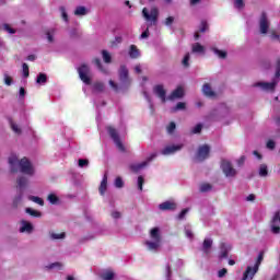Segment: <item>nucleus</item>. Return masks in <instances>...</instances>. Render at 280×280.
<instances>
[{"label":"nucleus","instance_id":"obj_38","mask_svg":"<svg viewBox=\"0 0 280 280\" xmlns=\"http://www.w3.org/2000/svg\"><path fill=\"white\" fill-rule=\"evenodd\" d=\"M9 121H10V126H11L13 132H15V135H21V128H19V125H16V122L12 121V119H10Z\"/></svg>","mask_w":280,"mask_h":280},{"label":"nucleus","instance_id":"obj_3","mask_svg":"<svg viewBox=\"0 0 280 280\" xmlns=\"http://www.w3.org/2000/svg\"><path fill=\"white\" fill-rule=\"evenodd\" d=\"M151 241H145V246L151 253H156L161 248V229L153 228L150 231Z\"/></svg>","mask_w":280,"mask_h":280},{"label":"nucleus","instance_id":"obj_15","mask_svg":"<svg viewBox=\"0 0 280 280\" xmlns=\"http://www.w3.org/2000/svg\"><path fill=\"white\" fill-rule=\"evenodd\" d=\"M271 232L276 235L280 233V213L276 212L271 220Z\"/></svg>","mask_w":280,"mask_h":280},{"label":"nucleus","instance_id":"obj_63","mask_svg":"<svg viewBox=\"0 0 280 280\" xmlns=\"http://www.w3.org/2000/svg\"><path fill=\"white\" fill-rule=\"evenodd\" d=\"M247 202H253V200H255V195H249L246 198Z\"/></svg>","mask_w":280,"mask_h":280},{"label":"nucleus","instance_id":"obj_42","mask_svg":"<svg viewBox=\"0 0 280 280\" xmlns=\"http://www.w3.org/2000/svg\"><path fill=\"white\" fill-rule=\"evenodd\" d=\"M22 72L24 78H30V66L27 63L22 65Z\"/></svg>","mask_w":280,"mask_h":280},{"label":"nucleus","instance_id":"obj_17","mask_svg":"<svg viewBox=\"0 0 280 280\" xmlns=\"http://www.w3.org/2000/svg\"><path fill=\"white\" fill-rule=\"evenodd\" d=\"M177 205L174 200L164 201L159 205L160 211H176Z\"/></svg>","mask_w":280,"mask_h":280},{"label":"nucleus","instance_id":"obj_1","mask_svg":"<svg viewBox=\"0 0 280 280\" xmlns=\"http://www.w3.org/2000/svg\"><path fill=\"white\" fill-rule=\"evenodd\" d=\"M9 165L11 172H22V174H26L27 176L34 175V166L32 165V162L27 160V158H23L21 161H19V158L16 154L12 153L9 156Z\"/></svg>","mask_w":280,"mask_h":280},{"label":"nucleus","instance_id":"obj_30","mask_svg":"<svg viewBox=\"0 0 280 280\" xmlns=\"http://www.w3.org/2000/svg\"><path fill=\"white\" fill-rule=\"evenodd\" d=\"M26 213H28V215H32L33 218H40L43 215L40 211L34 210L32 208H26Z\"/></svg>","mask_w":280,"mask_h":280},{"label":"nucleus","instance_id":"obj_55","mask_svg":"<svg viewBox=\"0 0 280 280\" xmlns=\"http://www.w3.org/2000/svg\"><path fill=\"white\" fill-rule=\"evenodd\" d=\"M187 213H189V208L182 210V212L178 215V220H184L185 215H187Z\"/></svg>","mask_w":280,"mask_h":280},{"label":"nucleus","instance_id":"obj_23","mask_svg":"<svg viewBox=\"0 0 280 280\" xmlns=\"http://www.w3.org/2000/svg\"><path fill=\"white\" fill-rule=\"evenodd\" d=\"M211 246H213V241L211 238H205L202 250L206 253V255H209V250L211 249Z\"/></svg>","mask_w":280,"mask_h":280},{"label":"nucleus","instance_id":"obj_28","mask_svg":"<svg viewBox=\"0 0 280 280\" xmlns=\"http://www.w3.org/2000/svg\"><path fill=\"white\" fill-rule=\"evenodd\" d=\"M129 56L130 58H139L140 54H139V49H137V46L135 45L130 46Z\"/></svg>","mask_w":280,"mask_h":280},{"label":"nucleus","instance_id":"obj_54","mask_svg":"<svg viewBox=\"0 0 280 280\" xmlns=\"http://www.w3.org/2000/svg\"><path fill=\"white\" fill-rule=\"evenodd\" d=\"M3 30L8 32L9 34H16V31L12 27H10L8 24L3 25Z\"/></svg>","mask_w":280,"mask_h":280},{"label":"nucleus","instance_id":"obj_16","mask_svg":"<svg viewBox=\"0 0 280 280\" xmlns=\"http://www.w3.org/2000/svg\"><path fill=\"white\" fill-rule=\"evenodd\" d=\"M182 97H185V89L179 85L171 93L167 100L174 102V100H180Z\"/></svg>","mask_w":280,"mask_h":280},{"label":"nucleus","instance_id":"obj_24","mask_svg":"<svg viewBox=\"0 0 280 280\" xmlns=\"http://www.w3.org/2000/svg\"><path fill=\"white\" fill-rule=\"evenodd\" d=\"M101 278L103 280H113V279H115V272H113V270H110V269L104 270L101 273Z\"/></svg>","mask_w":280,"mask_h":280},{"label":"nucleus","instance_id":"obj_10","mask_svg":"<svg viewBox=\"0 0 280 280\" xmlns=\"http://www.w3.org/2000/svg\"><path fill=\"white\" fill-rule=\"evenodd\" d=\"M78 73L80 80H82L84 84H91V68H89L86 65H82L78 68Z\"/></svg>","mask_w":280,"mask_h":280},{"label":"nucleus","instance_id":"obj_37","mask_svg":"<svg viewBox=\"0 0 280 280\" xmlns=\"http://www.w3.org/2000/svg\"><path fill=\"white\" fill-rule=\"evenodd\" d=\"M259 176H262V177L268 176V166L266 164H261L259 166Z\"/></svg>","mask_w":280,"mask_h":280},{"label":"nucleus","instance_id":"obj_9","mask_svg":"<svg viewBox=\"0 0 280 280\" xmlns=\"http://www.w3.org/2000/svg\"><path fill=\"white\" fill-rule=\"evenodd\" d=\"M221 170L223 174H225L226 178H233V176H236L237 171L233 168V164L229 160H223L221 162Z\"/></svg>","mask_w":280,"mask_h":280},{"label":"nucleus","instance_id":"obj_49","mask_svg":"<svg viewBox=\"0 0 280 280\" xmlns=\"http://www.w3.org/2000/svg\"><path fill=\"white\" fill-rule=\"evenodd\" d=\"M234 8L242 10L244 8V0H234Z\"/></svg>","mask_w":280,"mask_h":280},{"label":"nucleus","instance_id":"obj_19","mask_svg":"<svg viewBox=\"0 0 280 280\" xmlns=\"http://www.w3.org/2000/svg\"><path fill=\"white\" fill-rule=\"evenodd\" d=\"M34 231V225H32L31 222L27 221H22L21 222V228H20V233H32Z\"/></svg>","mask_w":280,"mask_h":280},{"label":"nucleus","instance_id":"obj_62","mask_svg":"<svg viewBox=\"0 0 280 280\" xmlns=\"http://www.w3.org/2000/svg\"><path fill=\"white\" fill-rule=\"evenodd\" d=\"M171 276H172V268L170 267V265H166V277H167V279H170Z\"/></svg>","mask_w":280,"mask_h":280},{"label":"nucleus","instance_id":"obj_44","mask_svg":"<svg viewBox=\"0 0 280 280\" xmlns=\"http://www.w3.org/2000/svg\"><path fill=\"white\" fill-rule=\"evenodd\" d=\"M264 261V253H260L258 255V258L254 265V268H257L259 270V266H261V262Z\"/></svg>","mask_w":280,"mask_h":280},{"label":"nucleus","instance_id":"obj_5","mask_svg":"<svg viewBox=\"0 0 280 280\" xmlns=\"http://www.w3.org/2000/svg\"><path fill=\"white\" fill-rule=\"evenodd\" d=\"M119 80L121 83L120 86L117 85V83H115V81H113V80L109 81L110 88L116 92L121 91V89H124V86H128V84H130V78H128V68H126V66H121L119 69Z\"/></svg>","mask_w":280,"mask_h":280},{"label":"nucleus","instance_id":"obj_48","mask_svg":"<svg viewBox=\"0 0 280 280\" xmlns=\"http://www.w3.org/2000/svg\"><path fill=\"white\" fill-rule=\"evenodd\" d=\"M3 78H4V84H7V86H12V77L8 75V73H4Z\"/></svg>","mask_w":280,"mask_h":280},{"label":"nucleus","instance_id":"obj_46","mask_svg":"<svg viewBox=\"0 0 280 280\" xmlns=\"http://www.w3.org/2000/svg\"><path fill=\"white\" fill-rule=\"evenodd\" d=\"M186 105L184 102H179L177 103V105L172 109L173 113H176V110H185Z\"/></svg>","mask_w":280,"mask_h":280},{"label":"nucleus","instance_id":"obj_11","mask_svg":"<svg viewBox=\"0 0 280 280\" xmlns=\"http://www.w3.org/2000/svg\"><path fill=\"white\" fill-rule=\"evenodd\" d=\"M185 144L180 143V144H172V145H167L165 147L162 151L161 154H163V156H170L172 154H176V152H180V150H183Z\"/></svg>","mask_w":280,"mask_h":280},{"label":"nucleus","instance_id":"obj_34","mask_svg":"<svg viewBox=\"0 0 280 280\" xmlns=\"http://www.w3.org/2000/svg\"><path fill=\"white\" fill-rule=\"evenodd\" d=\"M37 84H46L47 83V74L39 73L36 79Z\"/></svg>","mask_w":280,"mask_h":280},{"label":"nucleus","instance_id":"obj_56","mask_svg":"<svg viewBox=\"0 0 280 280\" xmlns=\"http://www.w3.org/2000/svg\"><path fill=\"white\" fill-rule=\"evenodd\" d=\"M207 27H209V25L207 24V22L202 21L199 32H202V33L207 32Z\"/></svg>","mask_w":280,"mask_h":280},{"label":"nucleus","instance_id":"obj_18","mask_svg":"<svg viewBox=\"0 0 280 280\" xmlns=\"http://www.w3.org/2000/svg\"><path fill=\"white\" fill-rule=\"evenodd\" d=\"M230 252H231V245L226 243L221 244L219 259H226V257H229Z\"/></svg>","mask_w":280,"mask_h":280},{"label":"nucleus","instance_id":"obj_61","mask_svg":"<svg viewBox=\"0 0 280 280\" xmlns=\"http://www.w3.org/2000/svg\"><path fill=\"white\" fill-rule=\"evenodd\" d=\"M270 38H271V40H279L280 36H279V34H277L275 32H271L270 33Z\"/></svg>","mask_w":280,"mask_h":280},{"label":"nucleus","instance_id":"obj_7","mask_svg":"<svg viewBox=\"0 0 280 280\" xmlns=\"http://www.w3.org/2000/svg\"><path fill=\"white\" fill-rule=\"evenodd\" d=\"M107 132H108L110 139H113L116 148H118V150L120 152H126V147H124V143H121V140L119 139V133L117 132V129H115L113 127H107Z\"/></svg>","mask_w":280,"mask_h":280},{"label":"nucleus","instance_id":"obj_64","mask_svg":"<svg viewBox=\"0 0 280 280\" xmlns=\"http://www.w3.org/2000/svg\"><path fill=\"white\" fill-rule=\"evenodd\" d=\"M20 97H25V89L24 88L20 89Z\"/></svg>","mask_w":280,"mask_h":280},{"label":"nucleus","instance_id":"obj_50","mask_svg":"<svg viewBox=\"0 0 280 280\" xmlns=\"http://www.w3.org/2000/svg\"><path fill=\"white\" fill-rule=\"evenodd\" d=\"M115 187H117L118 189H121V187H124V180L121 179V177H117L115 179Z\"/></svg>","mask_w":280,"mask_h":280},{"label":"nucleus","instance_id":"obj_20","mask_svg":"<svg viewBox=\"0 0 280 280\" xmlns=\"http://www.w3.org/2000/svg\"><path fill=\"white\" fill-rule=\"evenodd\" d=\"M106 189H108V176L105 174L98 188L101 196H104L106 194Z\"/></svg>","mask_w":280,"mask_h":280},{"label":"nucleus","instance_id":"obj_58","mask_svg":"<svg viewBox=\"0 0 280 280\" xmlns=\"http://www.w3.org/2000/svg\"><path fill=\"white\" fill-rule=\"evenodd\" d=\"M112 218H114V220H119V218H121V212L113 211L112 212Z\"/></svg>","mask_w":280,"mask_h":280},{"label":"nucleus","instance_id":"obj_22","mask_svg":"<svg viewBox=\"0 0 280 280\" xmlns=\"http://www.w3.org/2000/svg\"><path fill=\"white\" fill-rule=\"evenodd\" d=\"M89 14V9L86 7H77L74 10V16H86Z\"/></svg>","mask_w":280,"mask_h":280},{"label":"nucleus","instance_id":"obj_12","mask_svg":"<svg viewBox=\"0 0 280 280\" xmlns=\"http://www.w3.org/2000/svg\"><path fill=\"white\" fill-rule=\"evenodd\" d=\"M209 152H211V148H209L208 144L199 147L196 155V161L201 162L206 159H209Z\"/></svg>","mask_w":280,"mask_h":280},{"label":"nucleus","instance_id":"obj_13","mask_svg":"<svg viewBox=\"0 0 280 280\" xmlns=\"http://www.w3.org/2000/svg\"><path fill=\"white\" fill-rule=\"evenodd\" d=\"M270 27V21H268V15L262 13L259 20V28L261 34H268Z\"/></svg>","mask_w":280,"mask_h":280},{"label":"nucleus","instance_id":"obj_8","mask_svg":"<svg viewBox=\"0 0 280 280\" xmlns=\"http://www.w3.org/2000/svg\"><path fill=\"white\" fill-rule=\"evenodd\" d=\"M158 154L156 153H152L145 161L141 162V163H136V164H131L129 167L131 170V172H141V170L148 167V165H150V163H152V161H154V159H156Z\"/></svg>","mask_w":280,"mask_h":280},{"label":"nucleus","instance_id":"obj_51","mask_svg":"<svg viewBox=\"0 0 280 280\" xmlns=\"http://www.w3.org/2000/svg\"><path fill=\"white\" fill-rule=\"evenodd\" d=\"M143 183H145V180L143 179V176H139L138 177V189L140 191H143Z\"/></svg>","mask_w":280,"mask_h":280},{"label":"nucleus","instance_id":"obj_40","mask_svg":"<svg viewBox=\"0 0 280 280\" xmlns=\"http://www.w3.org/2000/svg\"><path fill=\"white\" fill-rule=\"evenodd\" d=\"M59 11L61 12V16L66 23H69V15L67 14V9L65 7H60Z\"/></svg>","mask_w":280,"mask_h":280},{"label":"nucleus","instance_id":"obj_39","mask_svg":"<svg viewBox=\"0 0 280 280\" xmlns=\"http://www.w3.org/2000/svg\"><path fill=\"white\" fill-rule=\"evenodd\" d=\"M185 235L188 237V240H194V232L191 231V226H185Z\"/></svg>","mask_w":280,"mask_h":280},{"label":"nucleus","instance_id":"obj_29","mask_svg":"<svg viewBox=\"0 0 280 280\" xmlns=\"http://www.w3.org/2000/svg\"><path fill=\"white\" fill-rule=\"evenodd\" d=\"M94 65L97 67L98 70H101L102 73H105V74L108 73V69L102 66V61L98 58L94 59Z\"/></svg>","mask_w":280,"mask_h":280},{"label":"nucleus","instance_id":"obj_33","mask_svg":"<svg viewBox=\"0 0 280 280\" xmlns=\"http://www.w3.org/2000/svg\"><path fill=\"white\" fill-rule=\"evenodd\" d=\"M103 60L106 62V65H110L113 57H110V54L107 50L102 51Z\"/></svg>","mask_w":280,"mask_h":280},{"label":"nucleus","instance_id":"obj_47","mask_svg":"<svg viewBox=\"0 0 280 280\" xmlns=\"http://www.w3.org/2000/svg\"><path fill=\"white\" fill-rule=\"evenodd\" d=\"M94 91H96L97 93H102V91H104V83H102V82L95 83Z\"/></svg>","mask_w":280,"mask_h":280},{"label":"nucleus","instance_id":"obj_45","mask_svg":"<svg viewBox=\"0 0 280 280\" xmlns=\"http://www.w3.org/2000/svg\"><path fill=\"white\" fill-rule=\"evenodd\" d=\"M78 166L81 168L89 167V160L86 159H80L78 161Z\"/></svg>","mask_w":280,"mask_h":280},{"label":"nucleus","instance_id":"obj_21","mask_svg":"<svg viewBox=\"0 0 280 280\" xmlns=\"http://www.w3.org/2000/svg\"><path fill=\"white\" fill-rule=\"evenodd\" d=\"M202 93L207 97H215V92H213V90L211 89V85H209L208 83L203 84Z\"/></svg>","mask_w":280,"mask_h":280},{"label":"nucleus","instance_id":"obj_57","mask_svg":"<svg viewBox=\"0 0 280 280\" xmlns=\"http://www.w3.org/2000/svg\"><path fill=\"white\" fill-rule=\"evenodd\" d=\"M226 272H228L226 268H223V269L219 270L218 271L219 279H222V277H225Z\"/></svg>","mask_w":280,"mask_h":280},{"label":"nucleus","instance_id":"obj_41","mask_svg":"<svg viewBox=\"0 0 280 280\" xmlns=\"http://www.w3.org/2000/svg\"><path fill=\"white\" fill-rule=\"evenodd\" d=\"M174 130H176V122L172 121L166 127V131H167L168 135H173Z\"/></svg>","mask_w":280,"mask_h":280},{"label":"nucleus","instance_id":"obj_4","mask_svg":"<svg viewBox=\"0 0 280 280\" xmlns=\"http://www.w3.org/2000/svg\"><path fill=\"white\" fill-rule=\"evenodd\" d=\"M279 78H280V59L277 60L276 63V77L272 80V82H256L254 83V86L260 89L261 91H275L277 84H279Z\"/></svg>","mask_w":280,"mask_h":280},{"label":"nucleus","instance_id":"obj_27","mask_svg":"<svg viewBox=\"0 0 280 280\" xmlns=\"http://www.w3.org/2000/svg\"><path fill=\"white\" fill-rule=\"evenodd\" d=\"M67 234L65 232L56 233V232H49L50 240H65Z\"/></svg>","mask_w":280,"mask_h":280},{"label":"nucleus","instance_id":"obj_26","mask_svg":"<svg viewBox=\"0 0 280 280\" xmlns=\"http://www.w3.org/2000/svg\"><path fill=\"white\" fill-rule=\"evenodd\" d=\"M47 200L50 205H58L60 202V198H58V195L54 192L48 195Z\"/></svg>","mask_w":280,"mask_h":280},{"label":"nucleus","instance_id":"obj_53","mask_svg":"<svg viewBox=\"0 0 280 280\" xmlns=\"http://www.w3.org/2000/svg\"><path fill=\"white\" fill-rule=\"evenodd\" d=\"M189 58H190V55L186 54L182 61V65H184V67H189Z\"/></svg>","mask_w":280,"mask_h":280},{"label":"nucleus","instance_id":"obj_60","mask_svg":"<svg viewBox=\"0 0 280 280\" xmlns=\"http://www.w3.org/2000/svg\"><path fill=\"white\" fill-rule=\"evenodd\" d=\"M275 145H276V143H275V141H272V140H269V141L267 142V148H268V150H275Z\"/></svg>","mask_w":280,"mask_h":280},{"label":"nucleus","instance_id":"obj_36","mask_svg":"<svg viewBox=\"0 0 280 280\" xmlns=\"http://www.w3.org/2000/svg\"><path fill=\"white\" fill-rule=\"evenodd\" d=\"M213 54H215V56H218V58L224 59L226 58V51L224 50H220L218 48H212Z\"/></svg>","mask_w":280,"mask_h":280},{"label":"nucleus","instance_id":"obj_2","mask_svg":"<svg viewBox=\"0 0 280 280\" xmlns=\"http://www.w3.org/2000/svg\"><path fill=\"white\" fill-rule=\"evenodd\" d=\"M142 16L144 21H147V27L141 26L142 34L140 35L141 39H145L150 37V27L152 25H156L159 23V9L158 8H151L150 10L148 8L142 9Z\"/></svg>","mask_w":280,"mask_h":280},{"label":"nucleus","instance_id":"obj_32","mask_svg":"<svg viewBox=\"0 0 280 280\" xmlns=\"http://www.w3.org/2000/svg\"><path fill=\"white\" fill-rule=\"evenodd\" d=\"M48 270H62V262H52L46 266Z\"/></svg>","mask_w":280,"mask_h":280},{"label":"nucleus","instance_id":"obj_31","mask_svg":"<svg viewBox=\"0 0 280 280\" xmlns=\"http://www.w3.org/2000/svg\"><path fill=\"white\" fill-rule=\"evenodd\" d=\"M28 200H31L32 202H35L36 205H39L40 207L45 205V201L40 197L28 196Z\"/></svg>","mask_w":280,"mask_h":280},{"label":"nucleus","instance_id":"obj_59","mask_svg":"<svg viewBox=\"0 0 280 280\" xmlns=\"http://www.w3.org/2000/svg\"><path fill=\"white\" fill-rule=\"evenodd\" d=\"M165 25L167 27H170V25H172V23H174V16H168L166 20H165Z\"/></svg>","mask_w":280,"mask_h":280},{"label":"nucleus","instance_id":"obj_25","mask_svg":"<svg viewBox=\"0 0 280 280\" xmlns=\"http://www.w3.org/2000/svg\"><path fill=\"white\" fill-rule=\"evenodd\" d=\"M192 54H205V46L200 45V43L192 44Z\"/></svg>","mask_w":280,"mask_h":280},{"label":"nucleus","instance_id":"obj_52","mask_svg":"<svg viewBox=\"0 0 280 280\" xmlns=\"http://www.w3.org/2000/svg\"><path fill=\"white\" fill-rule=\"evenodd\" d=\"M200 191H202V192L211 191V186H210V184H202V185L200 186Z\"/></svg>","mask_w":280,"mask_h":280},{"label":"nucleus","instance_id":"obj_6","mask_svg":"<svg viewBox=\"0 0 280 280\" xmlns=\"http://www.w3.org/2000/svg\"><path fill=\"white\" fill-rule=\"evenodd\" d=\"M27 177L25 176H20L16 179V189H18V194L13 199V205L14 207H19V205H21V200H23V194L25 191V187H27Z\"/></svg>","mask_w":280,"mask_h":280},{"label":"nucleus","instance_id":"obj_14","mask_svg":"<svg viewBox=\"0 0 280 280\" xmlns=\"http://www.w3.org/2000/svg\"><path fill=\"white\" fill-rule=\"evenodd\" d=\"M153 93L161 98L162 104H165V102H167V96H166V91L165 88L161 84L155 85L153 88Z\"/></svg>","mask_w":280,"mask_h":280},{"label":"nucleus","instance_id":"obj_35","mask_svg":"<svg viewBox=\"0 0 280 280\" xmlns=\"http://www.w3.org/2000/svg\"><path fill=\"white\" fill-rule=\"evenodd\" d=\"M56 34V28H50L46 32L48 43H54V36Z\"/></svg>","mask_w":280,"mask_h":280},{"label":"nucleus","instance_id":"obj_43","mask_svg":"<svg viewBox=\"0 0 280 280\" xmlns=\"http://www.w3.org/2000/svg\"><path fill=\"white\" fill-rule=\"evenodd\" d=\"M200 132H202V124H198L191 129L192 135H200Z\"/></svg>","mask_w":280,"mask_h":280}]
</instances>
